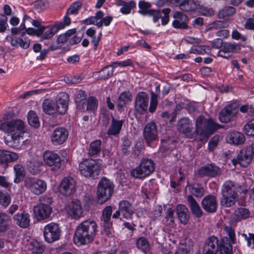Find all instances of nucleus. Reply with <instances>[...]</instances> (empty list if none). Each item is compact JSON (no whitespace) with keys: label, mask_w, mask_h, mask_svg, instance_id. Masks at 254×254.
Returning <instances> with one entry per match:
<instances>
[{"label":"nucleus","mask_w":254,"mask_h":254,"mask_svg":"<svg viewBox=\"0 0 254 254\" xmlns=\"http://www.w3.org/2000/svg\"><path fill=\"white\" fill-rule=\"evenodd\" d=\"M97 231L95 221L90 219L84 221L76 227L73 236L74 244L81 246L90 243L95 238Z\"/></svg>","instance_id":"1"},{"label":"nucleus","mask_w":254,"mask_h":254,"mask_svg":"<svg viewBox=\"0 0 254 254\" xmlns=\"http://www.w3.org/2000/svg\"><path fill=\"white\" fill-rule=\"evenodd\" d=\"M240 190H242L244 193L248 192L247 189H243L242 185L235 181L230 180L225 181L221 190V205L225 207L234 205L238 199V193Z\"/></svg>","instance_id":"2"},{"label":"nucleus","mask_w":254,"mask_h":254,"mask_svg":"<svg viewBox=\"0 0 254 254\" xmlns=\"http://www.w3.org/2000/svg\"><path fill=\"white\" fill-rule=\"evenodd\" d=\"M0 129L11 135L12 141L9 142L11 144L8 145L18 148L19 140L25 132L24 122L20 120H12L1 124Z\"/></svg>","instance_id":"3"},{"label":"nucleus","mask_w":254,"mask_h":254,"mask_svg":"<svg viewBox=\"0 0 254 254\" xmlns=\"http://www.w3.org/2000/svg\"><path fill=\"white\" fill-rule=\"evenodd\" d=\"M79 170L83 176L95 179L100 173L99 160L85 159L79 164Z\"/></svg>","instance_id":"4"},{"label":"nucleus","mask_w":254,"mask_h":254,"mask_svg":"<svg viewBox=\"0 0 254 254\" xmlns=\"http://www.w3.org/2000/svg\"><path fill=\"white\" fill-rule=\"evenodd\" d=\"M114 185L112 181L103 177L99 181L97 187V197L101 203L107 201L113 194Z\"/></svg>","instance_id":"5"},{"label":"nucleus","mask_w":254,"mask_h":254,"mask_svg":"<svg viewBox=\"0 0 254 254\" xmlns=\"http://www.w3.org/2000/svg\"><path fill=\"white\" fill-rule=\"evenodd\" d=\"M254 156V143L243 147L238 151L236 158L232 160V163L236 166L239 164L242 167H247L251 162Z\"/></svg>","instance_id":"6"},{"label":"nucleus","mask_w":254,"mask_h":254,"mask_svg":"<svg viewBox=\"0 0 254 254\" xmlns=\"http://www.w3.org/2000/svg\"><path fill=\"white\" fill-rule=\"evenodd\" d=\"M154 169L155 165L151 159H143L140 165L131 170L130 173L134 178L142 179L150 175L154 172Z\"/></svg>","instance_id":"7"},{"label":"nucleus","mask_w":254,"mask_h":254,"mask_svg":"<svg viewBox=\"0 0 254 254\" xmlns=\"http://www.w3.org/2000/svg\"><path fill=\"white\" fill-rule=\"evenodd\" d=\"M24 186L35 195L44 193L47 189V184L45 181L33 177H26L24 180Z\"/></svg>","instance_id":"8"},{"label":"nucleus","mask_w":254,"mask_h":254,"mask_svg":"<svg viewBox=\"0 0 254 254\" xmlns=\"http://www.w3.org/2000/svg\"><path fill=\"white\" fill-rule=\"evenodd\" d=\"M43 233L45 241L51 243L60 239L62 230L58 224L51 222L45 226Z\"/></svg>","instance_id":"9"},{"label":"nucleus","mask_w":254,"mask_h":254,"mask_svg":"<svg viewBox=\"0 0 254 254\" xmlns=\"http://www.w3.org/2000/svg\"><path fill=\"white\" fill-rule=\"evenodd\" d=\"M144 139L148 146L159 139L157 127L154 121L147 123L143 130Z\"/></svg>","instance_id":"10"},{"label":"nucleus","mask_w":254,"mask_h":254,"mask_svg":"<svg viewBox=\"0 0 254 254\" xmlns=\"http://www.w3.org/2000/svg\"><path fill=\"white\" fill-rule=\"evenodd\" d=\"M76 183L75 180L70 176L64 178L60 183L59 190L66 196L73 194L76 190Z\"/></svg>","instance_id":"11"},{"label":"nucleus","mask_w":254,"mask_h":254,"mask_svg":"<svg viewBox=\"0 0 254 254\" xmlns=\"http://www.w3.org/2000/svg\"><path fill=\"white\" fill-rule=\"evenodd\" d=\"M238 108V105L235 103L226 106L220 112L219 116L220 121L224 123L231 121L233 118L237 115Z\"/></svg>","instance_id":"12"},{"label":"nucleus","mask_w":254,"mask_h":254,"mask_svg":"<svg viewBox=\"0 0 254 254\" xmlns=\"http://www.w3.org/2000/svg\"><path fill=\"white\" fill-rule=\"evenodd\" d=\"M220 241L215 236L209 237L205 241L203 246V254H216L219 251Z\"/></svg>","instance_id":"13"},{"label":"nucleus","mask_w":254,"mask_h":254,"mask_svg":"<svg viewBox=\"0 0 254 254\" xmlns=\"http://www.w3.org/2000/svg\"><path fill=\"white\" fill-rule=\"evenodd\" d=\"M149 96L145 92H139L135 99L134 108L136 112L143 114L148 109Z\"/></svg>","instance_id":"14"},{"label":"nucleus","mask_w":254,"mask_h":254,"mask_svg":"<svg viewBox=\"0 0 254 254\" xmlns=\"http://www.w3.org/2000/svg\"><path fill=\"white\" fill-rule=\"evenodd\" d=\"M68 133L67 129L63 127H58L54 129L51 136V141L55 145H61L67 138Z\"/></svg>","instance_id":"15"},{"label":"nucleus","mask_w":254,"mask_h":254,"mask_svg":"<svg viewBox=\"0 0 254 254\" xmlns=\"http://www.w3.org/2000/svg\"><path fill=\"white\" fill-rule=\"evenodd\" d=\"M43 159L45 164L51 167L53 170L58 169L61 167V159L57 153L53 151H45L43 155Z\"/></svg>","instance_id":"16"},{"label":"nucleus","mask_w":254,"mask_h":254,"mask_svg":"<svg viewBox=\"0 0 254 254\" xmlns=\"http://www.w3.org/2000/svg\"><path fill=\"white\" fill-rule=\"evenodd\" d=\"M221 173L220 169L214 164H208L198 170V174L201 177L214 178L220 175Z\"/></svg>","instance_id":"17"},{"label":"nucleus","mask_w":254,"mask_h":254,"mask_svg":"<svg viewBox=\"0 0 254 254\" xmlns=\"http://www.w3.org/2000/svg\"><path fill=\"white\" fill-rule=\"evenodd\" d=\"M68 214L74 219H79L82 216L83 209L81 206V203L77 199L70 201L66 207Z\"/></svg>","instance_id":"18"},{"label":"nucleus","mask_w":254,"mask_h":254,"mask_svg":"<svg viewBox=\"0 0 254 254\" xmlns=\"http://www.w3.org/2000/svg\"><path fill=\"white\" fill-rule=\"evenodd\" d=\"M201 206L203 209L208 213H214L218 207L216 197L212 194L205 196L201 201Z\"/></svg>","instance_id":"19"},{"label":"nucleus","mask_w":254,"mask_h":254,"mask_svg":"<svg viewBox=\"0 0 254 254\" xmlns=\"http://www.w3.org/2000/svg\"><path fill=\"white\" fill-rule=\"evenodd\" d=\"M173 17L175 19L172 23L174 28L180 29H186L188 28L189 19L186 14L180 11H174Z\"/></svg>","instance_id":"20"},{"label":"nucleus","mask_w":254,"mask_h":254,"mask_svg":"<svg viewBox=\"0 0 254 254\" xmlns=\"http://www.w3.org/2000/svg\"><path fill=\"white\" fill-rule=\"evenodd\" d=\"M69 96L65 92H61L58 95L56 101L57 114L63 115L66 113L68 109Z\"/></svg>","instance_id":"21"},{"label":"nucleus","mask_w":254,"mask_h":254,"mask_svg":"<svg viewBox=\"0 0 254 254\" xmlns=\"http://www.w3.org/2000/svg\"><path fill=\"white\" fill-rule=\"evenodd\" d=\"M177 128L178 130L186 136L191 137L193 126L191 121L187 117H183L180 119L177 123Z\"/></svg>","instance_id":"22"},{"label":"nucleus","mask_w":254,"mask_h":254,"mask_svg":"<svg viewBox=\"0 0 254 254\" xmlns=\"http://www.w3.org/2000/svg\"><path fill=\"white\" fill-rule=\"evenodd\" d=\"M58 30L59 29L55 24L47 26H43L39 29H37V36L43 40L49 39L52 38Z\"/></svg>","instance_id":"23"},{"label":"nucleus","mask_w":254,"mask_h":254,"mask_svg":"<svg viewBox=\"0 0 254 254\" xmlns=\"http://www.w3.org/2000/svg\"><path fill=\"white\" fill-rule=\"evenodd\" d=\"M52 211L51 206H43L36 205L34 207L33 211L35 217L39 220L48 218Z\"/></svg>","instance_id":"24"},{"label":"nucleus","mask_w":254,"mask_h":254,"mask_svg":"<svg viewBox=\"0 0 254 254\" xmlns=\"http://www.w3.org/2000/svg\"><path fill=\"white\" fill-rule=\"evenodd\" d=\"M226 140L230 144L239 145L245 143L246 138L242 133L237 131H233L227 134Z\"/></svg>","instance_id":"25"},{"label":"nucleus","mask_w":254,"mask_h":254,"mask_svg":"<svg viewBox=\"0 0 254 254\" xmlns=\"http://www.w3.org/2000/svg\"><path fill=\"white\" fill-rule=\"evenodd\" d=\"M119 208L122 216L126 219H131L134 213V209L132 204L127 200H122L119 203Z\"/></svg>","instance_id":"26"},{"label":"nucleus","mask_w":254,"mask_h":254,"mask_svg":"<svg viewBox=\"0 0 254 254\" xmlns=\"http://www.w3.org/2000/svg\"><path fill=\"white\" fill-rule=\"evenodd\" d=\"M18 159L16 153L5 150H0V165L6 167L9 162H13Z\"/></svg>","instance_id":"27"},{"label":"nucleus","mask_w":254,"mask_h":254,"mask_svg":"<svg viewBox=\"0 0 254 254\" xmlns=\"http://www.w3.org/2000/svg\"><path fill=\"white\" fill-rule=\"evenodd\" d=\"M13 218L16 224L21 228H26L30 225V215L25 211L18 212Z\"/></svg>","instance_id":"28"},{"label":"nucleus","mask_w":254,"mask_h":254,"mask_svg":"<svg viewBox=\"0 0 254 254\" xmlns=\"http://www.w3.org/2000/svg\"><path fill=\"white\" fill-rule=\"evenodd\" d=\"M124 123V120L116 119L112 116L111 124L107 132V134L114 136L119 134L121 130Z\"/></svg>","instance_id":"29"},{"label":"nucleus","mask_w":254,"mask_h":254,"mask_svg":"<svg viewBox=\"0 0 254 254\" xmlns=\"http://www.w3.org/2000/svg\"><path fill=\"white\" fill-rule=\"evenodd\" d=\"M132 95L129 91H124L121 93L117 100V108L119 111L122 110L132 101Z\"/></svg>","instance_id":"30"},{"label":"nucleus","mask_w":254,"mask_h":254,"mask_svg":"<svg viewBox=\"0 0 254 254\" xmlns=\"http://www.w3.org/2000/svg\"><path fill=\"white\" fill-rule=\"evenodd\" d=\"M176 213L181 223L186 224L190 218L188 208L184 205L178 204L176 206Z\"/></svg>","instance_id":"31"},{"label":"nucleus","mask_w":254,"mask_h":254,"mask_svg":"<svg viewBox=\"0 0 254 254\" xmlns=\"http://www.w3.org/2000/svg\"><path fill=\"white\" fill-rule=\"evenodd\" d=\"M180 9L185 12H196V6H199V0H182Z\"/></svg>","instance_id":"32"},{"label":"nucleus","mask_w":254,"mask_h":254,"mask_svg":"<svg viewBox=\"0 0 254 254\" xmlns=\"http://www.w3.org/2000/svg\"><path fill=\"white\" fill-rule=\"evenodd\" d=\"M187 200L192 214L197 218L201 217L203 212L196 200L191 195L187 196Z\"/></svg>","instance_id":"33"},{"label":"nucleus","mask_w":254,"mask_h":254,"mask_svg":"<svg viewBox=\"0 0 254 254\" xmlns=\"http://www.w3.org/2000/svg\"><path fill=\"white\" fill-rule=\"evenodd\" d=\"M219 251L220 254H233V248L228 238L223 237L221 239Z\"/></svg>","instance_id":"34"},{"label":"nucleus","mask_w":254,"mask_h":254,"mask_svg":"<svg viewBox=\"0 0 254 254\" xmlns=\"http://www.w3.org/2000/svg\"><path fill=\"white\" fill-rule=\"evenodd\" d=\"M219 128V125L216 123L212 119L207 120L204 133L202 137H207L210 134H212L215 130Z\"/></svg>","instance_id":"35"},{"label":"nucleus","mask_w":254,"mask_h":254,"mask_svg":"<svg viewBox=\"0 0 254 254\" xmlns=\"http://www.w3.org/2000/svg\"><path fill=\"white\" fill-rule=\"evenodd\" d=\"M250 210L246 208L238 207L233 214V219L236 221L248 218L250 216Z\"/></svg>","instance_id":"36"},{"label":"nucleus","mask_w":254,"mask_h":254,"mask_svg":"<svg viewBox=\"0 0 254 254\" xmlns=\"http://www.w3.org/2000/svg\"><path fill=\"white\" fill-rule=\"evenodd\" d=\"M156 93L151 92L150 106L148 108L149 112L152 113L156 110L158 105V99L159 97L160 87L159 86L156 87Z\"/></svg>","instance_id":"37"},{"label":"nucleus","mask_w":254,"mask_h":254,"mask_svg":"<svg viewBox=\"0 0 254 254\" xmlns=\"http://www.w3.org/2000/svg\"><path fill=\"white\" fill-rule=\"evenodd\" d=\"M43 165L42 162L37 159H31L27 164L29 171L33 175L39 174L40 171V167Z\"/></svg>","instance_id":"38"},{"label":"nucleus","mask_w":254,"mask_h":254,"mask_svg":"<svg viewBox=\"0 0 254 254\" xmlns=\"http://www.w3.org/2000/svg\"><path fill=\"white\" fill-rule=\"evenodd\" d=\"M206 121L203 116H198L195 121V132L197 134L203 136Z\"/></svg>","instance_id":"39"},{"label":"nucleus","mask_w":254,"mask_h":254,"mask_svg":"<svg viewBox=\"0 0 254 254\" xmlns=\"http://www.w3.org/2000/svg\"><path fill=\"white\" fill-rule=\"evenodd\" d=\"M101 141L100 140H96L92 141L89 147L88 154L90 156H97L101 150Z\"/></svg>","instance_id":"40"},{"label":"nucleus","mask_w":254,"mask_h":254,"mask_svg":"<svg viewBox=\"0 0 254 254\" xmlns=\"http://www.w3.org/2000/svg\"><path fill=\"white\" fill-rule=\"evenodd\" d=\"M56 102L45 100L43 103V109L44 112L49 115L57 114Z\"/></svg>","instance_id":"41"},{"label":"nucleus","mask_w":254,"mask_h":254,"mask_svg":"<svg viewBox=\"0 0 254 254\" xmlns=\"http://www.w3.org/2000/svg\"><path fill=\"white\" fill-rule=\"evenodd\" d=\"M28 249L31 251L32 254H41L44 251V247L40 242L33 240L29 243Z\"/></svg>","instance_id":"42"},{"label":"nucleus","mask_w":254,"mask_h":254,"mask_svg":"<svg viewBox=\"0 0 254 254\" xmlns=\"http://www.w3.org/2000/svg\"><path fill=\"white\" fill-rule=\"evenodd\" d=\"M236 12V9L233 6H226L220 9L217 16L219 19H224L226 17L233 15Z\"/></svg>","instance_id":"43"},{"label":"nucleus","mask_w":254,"mask_h":254,"mask_svg":"<svg viewBox=\"0 0 254 254\" xmlns=\"http://www.w3.org/2000/svg\"><path fill=\"white\" fill-rule=\"evenodd\" d=\"M13 169L15 175L14 182L18 184L20 183L21 179L25 177L26 172L24 167L20 164H16L14 166Z\"/></svg>","instance_id":"44"},{"label":"nucleus","mask_w":254,"mask_h":254,"mask_svg":"<svg viewBox=\"0 0 254 254\" xmlns=\"http://www.w3.org/2000/svg\"><path fill=\"white\" fill-rule=\"evenodd\" d=\"M189 190L191 195L196 197H201L204 194V189L200 185L196 184L190 186Z\"/></svg>","instance_id":"45"},{"label":"nucleus","mask_w":254,"mask_h":254,"mask_svg":"<svg viewBox=\"0 0 254 254\" xmlns=\"http://www.w3.org/2000/svg\"><path fill=\"white\" fill-rule=\"evenodd\" d=\"M10 217L5 213L0 212V232H5L9 229Z\"/></svg>","instance_id":"46"},{"label":"nucleus","mask_w":254,"mask_h":254,"mask_svg":"<svg viewBox=\"0 0 254 254\" xmlns=\"http://www.w3.org/2000/svg\"><path fill=\"white\" fill-rule=\"evenodd\" d=\"M136 245L138 249L144 253L149 252L150 250L149 243L147 239L144 237H139L137 239Z\"/></svg>","instance_id":"47"},{"label":"nucleus","mask_w":254,"mask_h":254,"mask_svg":"<svg viewBox=\"0 0 254 254\" xmlns=\"http://www.w3.org/2000/svg\"><path fill=\"white\" fill-rule=\"evenodd\" d=\"M27 120L29 124L35 128H37L40 126L39 118L36 113L33 111L29 112L27 115Z\"/></svg>","instance_id":"48"},{"label":"nucleus","mask_w":254,"mask_h":254,"mask_svg":"<svg viewBox=\"0 0 254 254\" xmlns=\"http://www.w3.org/2000/svg\"><path fill=\"white\" fill-rule=\"evenodd\" d=\"M115 66L113 64L107 65L104 67L100 72V77L103 79H106L113 75L114 69Z\"/></svg>","instance_id":"49"},{"label":"nucleus","mask_w":254,"mask_h":254,"mask_svg":"<svg viewBox=\"0 0 254 254\" xmlns=\"http://www.w3.org/2000/svg\"><path fill=\"white\" fill-rule=\"evenodd\" d=\"M223 47L224 51H227L231 57L233 53L238 52L241 50V46L239 44L230 42L225 43Z\"/></svg>","instance_id":"50"},{"label":"nucleus","mask_w":254,"mask_h":254,"mask_svg":"<svg viewBox=\"0 0 254 254\" xmlns=\"http://www.w3.org/2000/svg\"><path fill=\"white\" fill-rule=\"evenodd\" d=\"M101 226L103 228V231L106 235L109 236L112 232V223L111 221V218H101Z\"/></svg>","instance_id":"51"},{"label":"nucleus","mask_w":254,"mask_h":254,"mask_svg":"<svg viewBox=\"0 0 254 254\" xmlns=\"http://www.w3.org/2000/svg\"><path fill=\"white\" fill-rule=\"evenodd\" d=\"M196 12L203 15L210 16L214 15V11L212 8L207 7L201 5V2L199 0V6H196Z\"/></svg>","instance_id":"52"},{"label":"nucleus","mask_w":254,"mask_h":254,"mask_svg":"<svg viewBox=\"0 0 254 254\" xmlns=\"http://www.w3.org/2000/svg\"><path fill=\"white\" fill-rule=\"evenodd\" d=\"M86 96L87 95L86 92L83 90H80L77 92L75 98V101L77 104H78L77 106L79 108H80V104L82 103V109L84 108V106H85V100Z\"/></svg>","instance_id":"53"},{"label":"nucleus","mask_w":254,"mask_h":254,"mask_svg":"<svg viewBox=\"0 0 254 254\" xmlns=\"http://www.w3.org/2000/svg\"><path fill=\"white\" fill-rule=\"evenodd\" d=\"M120 9V11L124 14H128L130 13L131 10L136 6V3L134 0L125 2Z\"/></svg>","instance_id":"54"},{"label":"nucleus","mask_w":254,"mask_h":254,"mask_svg":"<svg viewBox=\"0 0 254 254\" xmlns=\"http://www.w3.org/2000/svg\"><path fill=\"white\" fill-rule=\"evenodd\" d=\"M138 6L139 7L138 12L143 15H147L149 10L151 9V4L148 2L142 0L139 2Z\"/></svg>","instance_id":"55"},{"label":"nucleus","mask_w":254,"mask_h":254,"mask_svg":"<svg viewBox=\"0 0 254 254\" xmlns=\"http://www.w3.org/2000/svg\"><path fill=\"white\" fill-rule=\"evenodd\" d=\"M97 107L98 101L97 99L93 96L89 97L87 102L86 110L87 111H93L97 109Z\"/></svg>","instance_id":"56"},{"label":"nucleus","mask_w":254,"mask_h":254,"mask_svg":"<svg viewBox=\"0 0 254 254\" xmlns=\"http://www.w3.org/2000/svg\"><path fill=\"white\" fill-rule=\"evenodd\" d=\"M244 132L249 136H254V120L248 122L244 127Z\"/></svg>","instance_id":"57"},{"label":"nucleus","mask_w":254,"mask_h":254,"mask_svg":"<svg viewBox=\"0 0 254 254\" xmlns=\"http://www.w3.org/2000/svg\"><path fill=\"white\" fill-rule=\"evenodd\" d=\"M210 50L209 47H206L204 45H197L192 46L190 51V53H192L195 54H203L206 53V49Z\"/></svg>","instance_id":"58"},{"label":"nucleus","mask_w":254,"mask_h":254,"mask_svg":"<svg viewBox=\"0 0 254 254\" xmlns=\"http://www.w3.org/2000/svg\"><path fill=\"white\" fill-rule=\"evenodd\" d=\"M166 216L163 221L166 225H171L174 222V211L171 208L167 209L166 212Z\"/></svg>","instance_id":"59"},{"label":"nucleus","mask_w":254,"mask_h":254,"mask_svg":"<svg viewBox=\"0 0 254 254\" xmlns=\"http://www.w3.org/2000/svg\"><path fill=\"white\" fill-rule=\"evenodd\" d=\"M229 26V21L228 19L224 20H216L211 24V28L215 29L226 28Z\"/></svg>","instance_id":"60"},{"label":"nucleus","mask_w":254,"mask_h":254,"mask_svg":"<svg viewBox=\"0 0 254 254\" xmlns=\"http://www.w3.org/2000/svg\"><path fill=\"white\" fill-rule=\"evenodd\" d=\"M11 202L10 195L6 192L0 191V204L3 207H7Z\"/></svg>","instance_id":"61"},{"label":"nucleus","mask_w":254,"mask_h":254,"mask_svg":"<svg viewBox=\"0 0 254 254\" xmlns=\"http://www.w3.org/2000/svg\"><path fill=\"white\" fill-rule=\"evenodd\" d=\"M69 14L67 13L64 18L63 22L58 21L55 23L56 26L58 27L59 30L64 29L66 26H68L71 23V19L69 17Z\"/></svg>","instance_id":"62"},{"label":"nucleus","mask_w":254,"mask_h":254,"mask_svg":"<svg viewBox=\"0 0 254 254\" xmlns=\"http://www.w3.org/2000/svg\"><path fill=\"white\" fill-rule=\"evenodd\" d=\"M81 3L80 1H77L74 2L71 6L68 8L67 10V14H77L78 12L79 9L81 6Z\"/></svg>","instance_id":"63"},{"label":"nucleus","mask_w":254,"mask_h":254,"mask_svg":"<svg viewBox=\"0 0 254 254\" xmlns=\"http://www.w3.org/2000/svg\"><path fill=\"white\" fill-rule=\"evenodd\" d=\"M224 230L229 237L230 239H229L230 240V242L231 241L232 244H235L236 242V239L235 237L234 230L231 227L227 226H224Z\"/></svg>","instance_id":"64"}]
</instances>
